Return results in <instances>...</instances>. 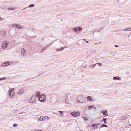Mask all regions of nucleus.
<instances>
[{"mask_svg":"<svg viewBox=\"0 0 131 131\" xmlns=\"http://www.w3.org/2000/svg\"><path fill=\"white\" fill-rule=\"evenodd\" d=\"M77 100L78 103H82L84 101L85 98L82 95H80L77 97Z\"/></svg>","mask_w":131,"mask_h":131,"instance_id":"1","label":"nucleus"},{"mask_svg":"<svg viewBox=\"0 0 131 131\" xmlns=\"http://www.w3.org/2000/svg\"><path fill=\"white\" fill-rule=\"evenodd\" d=\"M46 97L45 95L44 94H42L39 97L38 99L39 101L43 102H44Z\"/></svg>","mask_w":131,"mask_h":131,"instance_id":"2","label":"nucleus"},{"mask_svg":"<svg viewBox=\"0 0 131 131\" xmlns=\"http://www.w3.org/2000/svg\"><path fill=\"white\" fill-rule=\"evenodd\" d=\"M73 31L77 33L80 32L82 30V29L81 27H77L74 28H73Z\"/></svg>","mask_w":131,"mask_h":131,"instance_id":"3","label":"nucleus"},{"mask_svg":"<svg viewBox=\"0 0 131 131\" xmlns=\"http://www.w3.org/2000/svg\"><path fill=\"white\" fill-rule=\"evenodd\" d=\"M36 100V96H35V95H32L29 100V102L31 103H34Z\"/></svg>","mask_w":131,"mask_h":131,"instance_id":"4","label":"nucleus"},{"mask_svg":"<svg viewBox=\"0 0 131 131\" xmlns=\"http://www.w3.org/2000/svg\"><path fill=\"white\" fill-rule=\"evenodd\" d=\"M71 115L74 116H78L80 115V113L78 111L73 112L71 113Z\"/></svg>","mask_w":131,"mask_h":131,"instance_id":"5","label":"nucleus"},{"mask_svg":"<svg viewBox=\"0 0 131 131\" xmlns=\"http://www.w3.org/2000/svg\"><path fill=\"white\" fill-rule=\"evenodd\" d=\"M8 42L7 41H5L2 43V48L3 49L6 48L8 46Z\"/></svg>","mask_w":131,"mask_h":131,"instance_id":"6","label":"nucleus"},{"mask_svg":"<svg viewBox=\"0 0 131 131\" xmlns=\"http://www.w3.org/2000/svg\"><path fill=\"white\" fill-rule=\"evenodd\" d=\"M9 63H12L11 62H5L2 64V66L4 67L5 66H8L9 65Z\"/></svg>","mask_w":131,"mask_h":131,"instance_id":"7","label":"nucleus"},{"mask_svg":"<svg viewBox=\"0 0 131 131\" xmlns=\"http://www.w3.org/2000/svg\"><path fill=\"white\" fill-rule=\"evenodd\" d=\"M24 91V90L22 88L21 89L18 91L17 93V94L19 95L23 93Z\"/></svg>","mask_w":131,"mask_h":131,"instance_id":"8","label":"nucleus"},{"mask_svg":"<svg viewBox=\"0 0 131 131\" xmlns=\"http://www.w3.org/2000/svg\"><path fill=\"white\" fill-rule=\"evenodd\" d=\"M65 101L64 102L66 103H68L69 102V101L68 99V96L67 95L65 96Z\"/></svg>","mask_w":131,"mask_h":131,"instance_id":"9","label":"nucleus"},{"mask_svg":"<svg viewBox=\"0 0 131 131\" xmlns=\"http://www.w3.org/2000/svg\"><path fill=\"white\" fill-rule=\"evenodd\" d=\"M25 50H26L24 48H22L21 49V52L22 53V55H23V56H24L25 54Z\"/></svg>","mask_w":131,"mask_h":131,"instance_id":"10","label":"nucleus"},{"mask_svg":"<svg viewBox=\"0 0 131 131\" xmlns=\"http://www.w3.org/2000/svg\"><path fill=\"white\" fill-rule=\"evenodd\" d=\"M101 113L103 114V115H106V114L107 113V111L106 110H104L103 111L102 110L101 111Z\"/></svg>","mask_w":131,"mask_h":131,"instance_id":"11","label":"nucleus"},{"mask_svg":"<svg viewBox=\"0 0 131 131\" xmlns=\"http://www.w3.org/2000/svg\"><path fill=\"white\" fill-rule=\"evenodd\" d=\"M64 47H62L60 48H57L56 49V50L57 52L61 51L63 50L64 49Z\"/></svg>","mask_w":131,"mask_h":131,"instance_id":"12","label":"nucleus"},{"mask_svg":"<svg viewBox=\"0 0 131 131\" xmlns=\"http://www.w3.org/2000/svg\"><path fill=\"white\" fill-rule=\"evenodd\" d=\"M87 99L88 101H91L93 100V99L90 96H89L87 97Z\"/></svg>","mask_w":131,"mask_h":131,"instance_id":"13","label":"nucleus"},{"mask_svg":"<svg viewBox=\"0 0 131 131\" xmlns=\"http://www.w3.org/2000/svg\"><path fill=\"white\" fill-rule=\"evenodd\" d=\"M121 79V78L119 77H114L113 78V79L114 80H119Z\"/></svg>","mask_w":131,"mask_h":131,"instance_id":"14","label":"nucleus"},{"mask_svg":"<svg viewBox=\"0 0 131 131\" xmlns=\"http://www.w3.org/2000/svg\"><path fill=\"white\" fill-rule=\"evenodd\" d=\"M59 113H60V115H59L58 114H56L57 115H58V116H63V114H62V113H63L64 112L63 111H59Z\"/></svg>","mask_w":131,"mask_h":131,"instance_id":"15","label":"nucleus"},{"mask_svg":"<svg viewBox=\"0 0 131 131\" xmlns=\"http://www.w3.org/2000/svg\"><path fill=\"white\" fill-rule=\"evenodd\" d=\"M40 93V92L39 91H37L36 92V96H37V97H38V96L39 97Z\"/></svg>","mask_w":131,"mask_h":131,"instance_id":"16","label":"nucleus"},{"mask_svg":"<svg viewBox=\"0 0 131 131\" xmlns=\"http://www.w3.org/2000/svg\"><path fill=\"white\" fill-rule=\"evenodd\" d=\"M14 89L12 88L11 89V90H10V91H9V96L10 97H11V92H13L12 91H14Z\"/></svg>","mask_w":131,"mask_h":131,"instance_id":"17","label":"nucleus"},{"mask_svg":"<svg viewBox=\"0 0 131 131\" xmlns=\"http://www.w3.org/2000/svg\"><path fill=\"white\" fill-rule=\"evenodd\" d=\"M124 30L125 31H129L131 30V28H125Z\"/></svg>","mask_w":131,"mask_h":131,"instance_id":"18","label":"nucleus"},{"mask_svg":"<svg viewBox=\"0 0 131 131\" xmlns=\"http://www.w3.org/2000/svg\"><path fill=\"white\" fill-rule=\"evenodd\" d=\"M49 45H48L46 46L45 47H44L42 49V50L44 51L45 50H46V48L47 47H49Z\"/></svg>","mask_w":131,"mask_h":131,"instance_id":"19","label":"nucleus"},{"mask_svg":"<svg viewBox=\"0 0 131 131\" xmlns=\"http://www.w3.org/2000/svg\"><path fill=\"white\" fill-rule=\"evenodd\" d=\"M11 94H12L11 95V97H10L11 98H12L14 95V91H13V92H11Z\"/></svg>","mask_w":131,"mask_h":131,"instance_id":"20","label":"nucleus"},{"mask_svg":"<svg viewBox=\"0 0 131 131\" xmlns=\"http://www.w3.org/2000/svg\"><path fill=\"white\" fill-rule=\"evenodd\" d=\"M44 119L45 117H40L39 118V119L40 121H42Z\"/></svg>","mask_w":131,"mask_h":131,"instance_id":"21","label":"nucleus"},{"mask_svg":"<svg viewBox=\"0 0 131 131\" xmlns=\"http://www.w3.org/2000/svg\"><path fill=\"white\" fill-rule=\"evenodd\" d=\"M21 27L20 25H17L16 28H18L20 29H21Z\"/></svg>","mask_w":131,"mask_h":131,"instance_id":"22","label":"nucleus"},{"mask_svg":"<svg viewBox=\"0 0 131 131\" xmlns=\"http://www.w3.org/2000/svg\"><path fill=\"white\" fill-rule=\"evenodd\" d=\"M12 27L16 28L17 24H12Z\"/></svg>","mask_w":131,"mask_h":131,"instance_id":"23","label":"nucleus"},{"mask_svg":"<svg viewBox=\"0 0 131 131\" xmlns=\"http://www.w3.org/2000/svg\"><path fill=\"white\" fill-rule=\"evenodd\" d=\"M122 118L123 120H125L127 119V116H124Z\"/></svg>","mask_w":131,"mask_h":131,"instance_id":"24","label":"nucleus"},{"mask_svg":"<svg viewBox=\"0 0 131 131\" xmlns=\"http://www.w3.org/2000/svg\"><path fill=\"white\" fill-rule=\"evenodd\" d=\"M101 127H107V126L104 124H103L101 126Z\"/></svg>","mask_w":131,"mask_h":131,"instance_id":"25","label":"nucleus"},{"mask_svg":"<svg viewBox=\"0 0 131 131\" xmlns=\"http://www.w3.org/2000/svg\"><path fill=\"white\" fill-rule=\"evenodd\" d=\"M107 120L106 118H104V119L103 120H102V121H104V123L105 124H106V121Z\"/></svg>","mask_w":131,"mask_h":131,"instance_id":"26","label":"nucleus"},{"mask_svg":"<svg viewBox=\"0 0 131 131\" xmlns=\"http://www.w3.org/2000/svg\"><path fill=\"white\" fill-rule=\"evenodd\" d=\"M34 6V5L33 4H31L30 5H29V6L28 7H29V8L32 7Z\"/></svg>","mask_w":131,"mask_h":131,"instance_id":"27","label":"nucleus"},{"mask_svg":"<svg viewBox=\"0 0 131 131\" xmlns=\"http://www.w3.org/2000/svg\"><path fill=\"white\" fill-rule=\"evenodd\" d=\"M1 80H6V77H4L2 78H1Z\"/></svg>","mask_w":131,"mask_h":131,"instance_id":"28","label":"nucleus"},{"mask_svg":"<svg viewBox=\"0 0 131 131\" xmlns=\"http://www.w3.org/2000/svg\"><path fill=\"white\" fill-rule=\"evenodd\" d=\"M15 9L14 8H9L8 9V10H9H9H13V9Z\"/></svg>","mask_w":131,"mask_h":131,"instance_id":"29","label":"nucleus"},{"mask_svg":"<svg viewBox=\"0 0 131 131\" xmlns=\"http://www.w3.org/2000/svg\"><path fill=\"white\" fill-rule=\"evenodd\" d=\"M18 125V124L16 123L14 124L13 125V126L14 127H16Z\"/></svg>","mask_w":131,"mask_h":131,"instance_id":"30","label":"nucleus"},{"mask_svg":"<svg viewBox=\"0 0 131 131\" xmlns=\"http://www.w3.org/2000/svg\"><path fill=\"white\" fill-rule=\"evenodd\" d=\"M97 64H98L99 66H101L102 65V64L101 63H97Z\"/></svg>","mask_w":131,"mask_h":131,"instance_id":"31","label":"nucleus"},{"mask_svg":"<svg viewBox=\"0 0 131 131\" xmlns=\"http://www.w3.org/2000/svg\"><path fill=\"white\" fill-rule=\"evenodd\" d=\"M89 67L91 68H93L94 67V66H93V65H91V66H90Z\"/></svg>","mask_w":131,"mask_h":131,"instance_id":"32","label":"nucleus"},{"mask_svg":"<svg viewBox=\"0 0 131 131\" xmlns=\"http://www.w3.org/2000/svg\"><path fill=\"white\" fill-rule=\"evenodd\" d=\"M92 106H89L88 107V110H89L90 109V108H91Z\"/></svg>","mask_w":131,"mask_h":131,"instance_id":"33","label":"nucleus"},{"mask_svg":"<svg viewBox=\"0 0 131 131\" xmlns=\"http://www.w3.org/2000/svg\"><path fill=\"white\" fill-rule=\"evenodd\" d=\"M94 127V129H96L97 128V126H95Z\"/></svg>","mask_w":131,"mask_h":131,"instance_id":"34","label":"nucleus"},{"mask_svg":"<svg viewBox=\"0 0 131 131\" xmlns=\"http://www.w3.org/2000/svg\"><path fill=\"white\" fill-rule=\"evenodd\" d=\"M95 126V124H93L92 125V127H94Z\"/></svg>","mask_w":131,"mask_h":131,"instance_id":"35","label":"nucleus"},{"mask_svg":"<svg viewBox=\"0 0 131 131\" xmlns=\"http://www.w3.org/2000/svg\"><path fill=\"white\" fill-rule=\"evenodd\" d=\"M114 46L115 47H118V46L117 45H114Z\"/></svg>","mask_w":131,"mask_h":131,"instance_id":"36","label":"nucleus"},{"mask_svg":"<svg viewBox=\"0 0 131 131\" xmlns=\"http://www.w3.org/2000/svg\"><path fill=\"white\" fill-rule=\"evenodd\" d=\"M28 7H25V8H24L23 9H22V10H23L24 9H26L27 8H28Z\"/></svg>","mask_w":131,"mask_h":131,"instance_id":"37","label":"nucleus"},{"mask_svg":"<svg viewBox=\"0 0 131 131\" xmlns=\"http://www.w3.org/2000/svg\"><path fill=\"white\" fill-rule=\"evenodd\" d=\"M43 51L42 50H41V53H42L43 52Z\"/></svg>","mask_w":131,"mask_h":131,"instance_id":"38","label":"nucleus"},{"mask_svg":"<svg viewBox=\"0 0 131 131\" xmlns=\"http://www.w3.org/2000/svg\"><path fill=\"white\" fill-rule=\"evenodd\" d=\"M2 20V18L1 17H0V20Z\"/></svg>","mask_w":131,"mask_h":131,"instance_id":"39","label":"nucleus"},{"mask_svg":"<svg viewBox=\"0 0 131 131\" xmlns=\"http://www.w3.org/2000/svg\"><path fill=\"white\" fill-rule=\"evenodd\" d=\"M97 64V63H96V64H94L95 66Z\"/></svg>","mask_w":131,"mask_h":131,"instance_id":"40","label":"nucleus"},{"mask_svg":"<svg viewBox=\"0 0 131 131\" xmlns=\"http://www.w3.org/2000/svg\"><path fill=\"white\" fill-rule=\"evenodd\" d=\"M86 43H88L89 42L88 41H86Z\"/></svg>","mask_w":131,"mask_h":131,"instance_id":"41","label":"nucleus"},{"mask_svg":"<svg viewBox=\"0 0 131 131\" xmlns=\"http://www.w3.org/2000/svg\"><path fill=\"white\" fill-rule=\"evenodd\" d=\"M105 117V116H103V117L104 118Z\"/></svg>","mask_w":131,"mask_h":131,"instance_id":"42","label":"nucleus"},{"mask_svg":"<svg viewBox=\"0 0 131 131\" xmlns=\"http://www.w3.org/2000/svg\"><path fill=\"white\" fill-rule=\"evenodd\" d=\"M83 40H84V41H85L86 40L85 39H84Z\"/></svg>","mask_w":131,"mask_h":131,"instance_id":"43","label":"nucleus"},{"mask_svg":"<svg viewBox=\"0 0 131 131\" xmlns=\"http://www.w3.org/2000/svg\"><path fill=\"white\" fill-rule=\"evenodd\" d=\"M129 126H131V125L130 124H129Z\"/></svg>","mask_w":131,"mask_h":131,"instance_id":"44","label":"nucleus"},{"mask_svg":"<svg viewBox=\"0 0 131 131\" xmlns=\"http://www.w3.org/2000/svg\"><path fill=\"white\" fill-rule=\"evenodd\" d=\"M47 117V118H49V117Z\"/></svg>","mask_w":131,"mask_h":131,"instance_id":"45","label":"nucleus"},{"mask_svg":"<svg viewBox=\"0 0 131 131\" xmlns=\"http://www.w3.org/2000/svg\"><path fill=\"white\" fill-rule=\"evenodd\" d=\"M93 66H94V67L95 66V65L94 64V65H93Z\"/></svg>","mask_w":131,"mask_h":131,"instance_id":"46","label":"nucleus"},{"mask_svg":"<svg viewBox=\"0 0 131 131\" xmlns=\"http://www.w3.org/2000/svg\"><path fill=\"white\" fill-rule=\"evenodd\" d=\"M60 113H59H59H58V114H59V115H60Z\"/></svg>","mask_w":131,"mask_h":131,"instance_id":"47","label":"nucleus"},{"mask_svg":"<svg viewBox=\"0 0 131 131\" xmlns=\"http://www.w3.org/2000/svg\"><path fill=\"white\" fill-rule=\"evenodd\" d=\"M108 116V115H106V116Z\"/></svg>","mask_w":131,"mask_h":131,"instance_id":"48","label":"nucleus"},{"mask_svg":"<svg viewBox=\"0 0 131 131\" xmlns=\"http://www.w3.org/2000/svg\"><path fill=\"white\" fill-rule=\"evenodd\" d=\"M9 65H10V64H11L10 63H9Z\"/></svg>","mask_w":131,"mask_h":131,"instance_id":"49","label":"nucleus"},{"mask_svg":"<svg viewBox=\"0 0 131 131\" xmlns=\"http://www.w3.org/2000/svg\"><path fill=\"white\" fill-rule=\"evenodd\" d=\"M1 78H0V80H1Z\"/></svg>","mask_w":131,"mask_h":131,"instance_id":"50","label":"nucleus"},{"mask_svg":"<svg viewBox=\"0 0 131 131\" xmlns=\"http://www.w3.org/2000/svg\"><path fill=\"white\" fill-rule=\"evenodd\" d=\"M94 108H95V109H96V108H95V107H94Z\"/></svg>","mask_w":131,"mask_h":131,"instance_id":"51","label":"nucleus"},{"mask_svg":"<svg viewBox=\"0 0 131 131\" xmlns=\"http://www.w3.org/2000/svg\"><path fill=\"white\" fill-rule=\"evenodd\" d=\"M38 131H41V130H40V131L38 130Z\"/></svg>","mask_w":131,"mask_h":131,"instance_id":"52","label":"nucleus"}]
</instances>
